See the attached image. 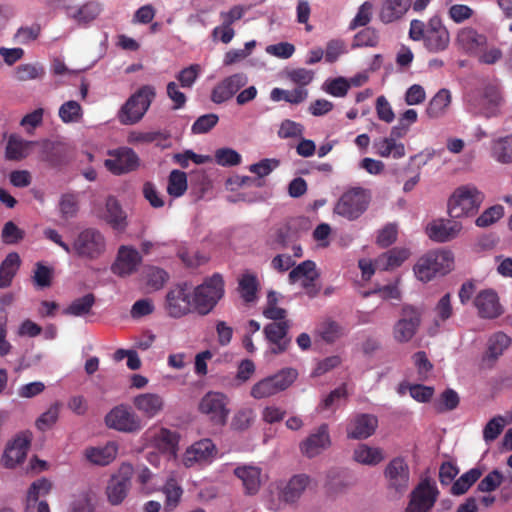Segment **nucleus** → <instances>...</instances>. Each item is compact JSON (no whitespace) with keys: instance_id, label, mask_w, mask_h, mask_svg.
Returning a JSON list of instances; mask_svg holds the SVG:
<instances>
[{"instance_id":"1","label":"nucleus","mask_w":512,"mask_h":512,"mask_svg":"<svg viewBox=\"0 0 512 512\" xmlns=\"http://www.w3.org/2000/svg\"><path fill=\"white\" fill-rule=\"evenodd\" d=\"M483 199V193L474 185H461L452 192L448 199V214L453 219L474 216L478 212Z\"/></svg>"},{"instance_id":"2","label":"nucleus","mask_w":512,"mask_h":512,"mask_svg":"<svg viewBox=\"0 0 512 512\" xmlns=\"http://www.w3.org/2000/svg\"><path fill=\"white\" fill-rule=\"evenodd\" d=\"M454 267V254L449 249L429 251L414 265V274L422 282H428L437 275H446Z\"/></svg>"},{"instance_id":"3","label":"nucleus","mask_w":512,"mask_h":512,"mask_svg":"<svg viewBox=\"0 0 512 512\" xmlns=\"http://www.w3.org/2000/svg\"><path fill=\"white\" fill-rule=\"evenodd\" d=\"M156 97V90L152 85H143L133 93L121 107L118 118L123 125H134L139 122L152 101Z\"/></svg>"},{"instance_id":"4","label":"nucleus","mask_w":512,"mask_h":512,"mask_svg":"<svg viewBox=\"0 0 512 512\" xmlns=\"http://www.w3.org/2000/svg\"><path fill=\"white\" fill-rule=\"evenodd\" d=\"M298 372L294 368H284L274 375L265 377L256 382L250 390L254 399L272 397L288 389L297 379Z\"/></svg>"},{"instance_id":"5","label":"nucleus","mask_w":512,"mask_h":512,"mask_svg":"<svg viewBox=\"0 0 512 512\" xmlns=\"http://www.w3.org/2000/svg\"><path fill=\"white\" fill-rule=\"evenodd\" d=\"M106 240L104 235L95 228H86L75 237L71 253L80 258L95 260L104 254Z\"/></svg>"},{"instance_id":"6","label":"nucleus","mask_w":512,"mask_h":512,"mask_svg":"<svg viewBox=\"0 0 512 512\" xmlns=\"http://www.w3.org/2000/svg\"><path fill=\"white\" fill-rule=\"evenodd\" d=\"M224 293L223 278L219 274H214L204 283L195 288L192 302L195 309L200 314L209 313L216 303L221 299Z\"/></svg>"},{"instance_id":"7","label":"nucleus","mask_w":512,"mask_h":512,"mask_svg":"<svg viewBox=\"0 0 512 512\" xmlns=\"http://www.w3.org/2000/svg\"><path fill=\"white\" fill-rule=\"evenodd\" d=\"M420 325V310L410 305L403 306L400 318L393 325V339L400 344L408 343L416 335Z\"/></svg>"},{"instance_id":"8","label":"nucleus","mask_w":512,"mask_h":512,"mask_svg":"<svg viewBox=\"0 0 512 512\" xmlns=\"http://www.w3.org/2000/svg\"><path fill=\"white\" fill-rule=\"evenodd\" d=\"M368 196L365 190L354 188L345 192L335 206V212L349 220L358 218L367 208Z\"/></svg>"},{"instance_id":"9","label":"nucleus","mask_w":512,"mask_h":512,"mask_svg":"<svg viewBox=\"0 0 512 512\" xmlns=\"http://www.w3.org/2000/svg\"><path fill=\"white\" fill-rule=\"evenodd\" d=\"M217 447L212 440L205 438L190 445L182 456L185 467L204 466L212 463L217 456Z\"/></svg>"},{"instance_id":"10","label":"nucleus","mask_w":512,"mask_h":512,"mask_svg":"<svg viewBox=\"0 0 512 512\" xmlns=\"http://www.w3.org/2000/svg\"><path fill=\"white\" fill-rule=\"evenodd\" d=\"M228 398L220 392L206 393L199 403V410L210 421L218 425H224L229 415Z\"/></svg>"},{"instance_id":"11","label":"nucleus","mask_w":512,"mask_h":512,"mask_svg":"<svg viewBox=\"0 0 512 512\" xmlns=\"http://www.w3.org/2000/svg\"><path fill=\"white\" fill-rule=\"evenodd\" d=\"M439 491L435 483L425 479L412 491L405 512H429L434 506Z\"/></svg>"},{"instance_id":"12","label":"nucleus","mask_w":512,"mask_h":512,"mask_svg":"<svg viewBox=\"0 0 512 512\" xmlns=\"http://www.w3.org/2000/svg\"><path fill=\"white\" fill-rule=\"evenodd\" d=\"M389 490L395 493L404 494L410 483V470L403 457H395L387 464L384 470Z\"/></svg>"},{"instance_id":"13","label":"nucleus","mask_w":512,"mask_h":512,"mask_svg":"<svg viewBox=\"0 0 512 512\" xmlns=\"http://www.w3.org/2000/svg\"><path fill=\"white\" fill-rule=\"evenodd\" d=\"M40 145L43 152V157L50 160L51 153L56 149L55 143L44 140L41 143L25 141L16 134H12L7 142L6 157L9 160H20L27 157L33 146Z\"/></svg>"},{"instance_id":"14","label":"nucleus","mask_w":512,"mask_h":512,"mask_svg":"<svg viewBox=\"0 0 512 512\" xmlns=\"http://www.w3.org/2000/svg\"><path fill=\"white\" fill-rule=\"evenodd\" d=\"M105 423L109 428L121 432H134L141 429V422L126 405L114 407L105 417Z\"/></svg>"},{"instance_id":"15","label":"nucleus","mask_w":512,"mask_h":512,"mask_svg":"<svg viewBox=\"0 0 512 512\" xmlns=\"http://www.w3.org/2000/svg\"><path fill=\"white\" fill-rule=\"evenodd\" d=\"M331 444L329 426L323 423L300 443L299 449L304 456L314 458L327 450Z\"/></svg>"},{"instance_id":"16","label":"nucleus","mask_w":512,"mask_h":512,"mask_svg":"<svg viewBox=\"0 0 512 512\" xmlns=\"http://www.w3.org/2000/svg\"><path fill=\"white\" fill-rule=\"evenodd\" d=\"M319 276L320 274L315 262L306 260L290 271L289 281L290 283L300 282L301 286L306 290L307 295L309 297H315L319 292V288L315 285V281Z\"/></svg>"},{"instance_id":"17","label":"nucleus","mask_w":512,"mask_h":512,"mask_svg":"<svg viewBox=\"0 0 512 512\" xmlns=\"http://www.w3.org/2000/svg\"><path fill=\"white\" fill-rule=\"evenodd\" d=\"M278 321L267 324L263 330L265 338L270 343L267 353L274 355L286 351L290 343V339L287 337L291 327L290 321L286 319Z\"/></svg>"},{"instance_id":"18","label":"nucleus","mask_w":512,"mask_h":512,"mask_svg":"<svg viewBox=\"0 0 512 512\" xmlns=\"http://www.w3.org/2000/svg\"><path fill=\"white\" fill-rule=\"evenodd\" d=\"M131 471L130 465H123L119 473L110 478L106 487V495L110 504L119 505L126 498L131 485Z\"/></svg>"},{"instance_id":"19","label":"nucleus","mask_w":512,"mask_h":512,"mask_svg":"<svg viewBox=\"0 0 512 512\" xmlns=\"http://www.w3.org/2000/svg\"><path fill=\"white\" fill-rule=\"evenodd\" d=\"M30 447V437L27 434H19L6 444L2 455L3 465L13 469L22 464L26 459Z\"/></svg>"},{"instance_id":"20","label":"nucleus","mask_w":512,"mask_h":512,"mask_svg":"<svg viewBox=\"0 0 512 512\" xmlns=\"http://www.w3.org/2000/svg\"><path fill=\"white\" fill-rule=\"evenodd\" d=\"M462 231V224L455 219H436L426 226L428 237L438 243H445L457 238Z\"/></svg>"},{"instance_id":"21","label":"nucleus","mask_w":512,"mask_h":512,"mask_svg":"<svg viewBox=\"0 0 512 512\" xmlns=\"http://www.w3.org/2000/svg\"><path fill=\"white\" fill-rule=\"evenodd\" d=\"M105 167L115 175L131 172L138 167L137 155L128 148H119L109 152Z\"/></svg>"},{"instance_id":"22","label":"nucleus","mask_w":512,"mask_h":512,"mask_svg":"<svg viewBox=\"0 0 512 512\" xmlns=\"http://www.w3.org/2000/svg\"><path fill=\"white\" fill-rule=\"evenodd\" d=\"M450 37L446 27L438 17H433L427 24V31L424 46L430 52H440L445 50L449 45Z\"/></svg>"},{"instance_id":"23","label":"nucleus","mask_w":512,"mask_h":512,"mask_svg":"<svg viewBox=\"0 0 512 512\" xmlns=\"http://www.w3.org/2000/svg\"><path fill=\"white\" fill-rule=\"evenodd\" d=\"M248 82L244 73H236L226 77L214 87L211 94L213 102L220 104L232 98Z\"/></svg>"},{"instance_id":"24","label":"nucleus","mask_w":512,"mask_h":512,"mask_svg":"<svg viewBox=\"0 0 512 512\" xmlns=\"http://www.w3.org/2000/svg\"><path fill=\"white\" fill-rule=\"evenodd\" d=\"M142 261L139 252L130 246H121L117 258L111 269L120 277H126L134 273Z\"/></svg>"},{"instance_id":"25","label":"nucleus","mask_w":512,"mask_h":512,"mask_svg":"<svg viewBox=\"0 0 512 512\" xmlns=\"http://www.w3.org/2000/svg\"><path fill=\"white\" fill-rule=\"evenodd\" d=\"M378 426V419L372 414H357L347 425V437L350 439H367L374 434Z\"/></svg>"},{"instance_id":"26","label":"nucleus","mask_w":512,"mask_h":512,"mask_svg":"<svg viewBox=\"0 0 512 512\" xmlns=\"http://www.w3.org/2000/svg\"><path fill=\"white\" fill-rule=\"evenodd\" d=\"M234 475L242 482L246 494H256L263 482L262 469L253 464L239 465L234 469Z\"/></svg>"},{"instance_id":"27","label":"nucleus","mask_w":512,"mask_h":512,"mask_svg":"<svg viewBox=\"0 0 512 512\" xmlns=\"http://www.w3.org/2000/svg\"><path fill=\"white\" fill-rule=\"evenodd\" d=\"M474 306L482 318H496L502 313L499 298L495 291L486 289L479 292L474 299Z\"/></svg>"},{"instance_id":"28","label":"nucleus","mask_w":512,"mask_h":512,"mask_svg":"<svg viewBox=\"0 0 512 512\" xmlns=\"http://www.w3.org/2000/svg\"><path fill=\"white\" fill-rule=\"evenodd\" d=\"M118 448L115 441H109L103 446L87 447L84 450V457L93 465L106 466L115 460Z\"/></svg>"},{"instance_id":"29","label":"nucleus","mask_w":512,"mask_h":512,"mask_svg":"<svg viewBox=\"0 0 512 512\" xmlns=\"http://www.w3.org/2000/svg\"><path fill=\"white\" fill-rule=\"evenodd\" d=\"M134 407L146 418H154L164 409V399L156 393H142L134 397Z\"/></svg>"},{"instance_id":"30","label":"nucleus","mask_w":512,"mask_h":512,"mask_svg":"<svg viewBox=\"0 0 512 512\" xmlns=\"http://www.w3.org/2000/svg\"><path fill=\"white\" fill-rule=\"evenodd\" d=\"M489 154L499 164H512V133L493 138L489 144Z\"/></svg>"},{"instance_id":"31","label":"nucleus","mask_w":512,"mask_h":512,"mask_svg":"<svg viewBox=\"0 0 512 512\" xmlns=\"http://www.w3.org/2000/svg\"><path fill=\"white\" fill-rule=\"evenodd\" d=\"M166 302L167 311L172 317H181L190 311L191 301L183 287L171 290L167 294Z\"/></svg>"},{"instance_id":"32","label":"nucleus","mask_w":512,"mask_h":512,"mask_svg":"<svg viewBox=\"0 0 512 512\" xmlns=\"http://www.w3.org/2000/svg\"><path fill=\"white\" fill-rule=\"evenodd\" d=\"M153 445L163 453L175 458L177 455L179 435L166 428H160L152 436Z\"/></svg>"},{"instance_id":"33","label":"nucleus","mask_w":512,"mask_h":512,"mask_svg":"<svg viewBox=\"0 0 512 512\" xmlns=\"http://www.w3.org/2000/svg\"><path fill=\"white\" fill-rule=\"evenodd\" d=\"M511 338L504 332H496L487 340V348L483 357L485 362H495L510 347Z\"/></svg>"},{"instance_id":"34","label":"nucleus","mask_w":512,"mask_h":512,"mask_svg":"<svg viewBox=\"0 0 512 512\" xmlns=\"http://www.w3.org/2000/svg\"><path fill=\"white\" fill-rule=\"evenodd\" d=\"M312 484V479L306 474L294 475L282 492L283 500L287 503H295L300 499L304 491Z\"/></svg>"},{"instance_id":"35","label":"nucleus","mask_w":512,"mask_h":512,"mask_svg":"<svg viewBox=\"0 0 512 512\" xmlns=\"http://www.w3.org/2000/svg\"><path fill=\"white\" fill-rule=\"evenodd\" d=\"M410 6L411 0H383L379 18L385 24L392 23L399 20Z\"/></svg>"},{"instance_id":"36","label":"nucleus","mask_w":512,"mask_h":512,"mask_svg":"<svg viewBox=\"0 0 512 512\" xmlns=\"http://www.w3.org/2000/svg\"><path fill=\"white\" fill-rule=\"evenodd\" d=\"M457 43L467 53L477 54L486 44V37L473 28H463L457 35Z\"/></svg>"},{"instance_id":"37","label":"nucleus","mask_w":512,"mask_h":512,"mask_svg":"<svg viewBox=\"0 0 512 512\" xmlns=\"http://www.w3.org/2000/svg\"><path fill=\"white\" fill-rule=\"evenodd\" d=\"M315 334L323 342L332 344L341 339L346 334V330L337 321L326 318L318 323Z\"/></svg>"},{"instance_id":"38","label":"nucleus","mask_w":512,"mask_h":512,"mask_svg":"<svg viewBox=\"0 0 512 512\" xmlns=\"http://www.w3.org/2000/svg\"><path fill=\"white\" fill-rule=\"evenodd\" d=\"M410 255L407 248H393L376 259V267L382 271L394 269L405 262Z\"/></svg>"},{"instance_id":"39","label":"nucleus","mask_w":512,"mask_h":512,"mask_svg":"<svg viewBox=\"0 0 512 512\" xmlns=\"http://www.w3.org/2000/svg\"><path fill=\"white\" fill-rule=\"evenodd\" d=\"M384 452L379 447L359 444L353 451V459L362 465L376 466L384 460Z\"/></svg>"},{"instance_id":"40","label":"nucleus","mask_w":512,"mask_h":512,"mask_svg":"<svg viewBox=\"0 0 512 512\" xmlns=\"http://www.w3.org/2000/svg\"><path fill=\"white\" fill-rule=\"evenodd\" d=\"M103 218L117 230H123L127 225L126 214L114 197L107 198Z\"/></svg>"},{"instance_id":"41","label":"nucleus","mask_w":512,"mask_h":512,"mask_svg":"<svg viewBox=\"0 0 512 512\" xmlns=\"http://www.w3.org/2000/svg\"><path fill=\"white\" fill-rule=\"evenodd\" d=\"M374 148L376 153L382 157L392 156L394 158H401L405 155L404 145L393 135L375 140Z\"/></svg>"},{"instance_id":"42","label":"nucleus","mask_w":512,"mask_h":512,"mask_svg":"<svg viewBox=\"0 0 512 512\" xmlns=\"http://www.w3.org/2000/svg\"><path fill=\"white\" fill-rule=\"evenodd\" d=\"M100 11L99 4L95 2L86 3L79 8L68 7L66 10L67 15L79 24H86L94 20Z\"/></svg>"},{"instance_id":"43","label":"nucleus","mask_w":512,"mask_h":512,"mask_svg":"<svg viewBox=\"0 0 512 512\" xmlns=\"http://www.w3.org/2000/svg\"><path fill=\"white\" fill-rule=\"evenodd\" d=\"M20 257L17 253H9L0 266V288L10 286L19 266Z\"/></svg>"},{"instance_id":"44","label":"nucleus","mask_w":512,"mask_h":512,"mask_svg":"<svg viewBox=\"0 0 512 512\" xmlns=\"http://www.w3.org/2000/svg\"><path fill=\"white\" fill-rule=\"evenodd\" d=\"M501 102V96L498 89L494 86L485 88L483 95L480 98L479 113L486 117H491L496 113V109Z\"/></svg>"},{"instance_id":"45","label":"nucleus","mask_w":512,"mask_h":512,"mask_svg":"<svg viewBox=\"0 0 512 512\" xmlns=\"http://www.w3.org/2000/svg\"><path fill=\"white\" fill-rule=\"evenodd\" d=\"M451 102V94L447 89H440L429 101L426 113L430 118H438L444 114Z\"/></svg>"},{"instance_id":"46","label":"nucleus","mask_w":512,"mask_h":512,"mask_svg":"<svg viewBox=\"0 0 512 512\" xmlns=\"http://www.w3.org/2000/svg\"><path fill=\"white\" fill-rule=\"evenodd\" d=\"M258 280L255 274L246 272L239 279V292L245 302L256 300L258 291Z\"/></svg>"},{"instance_id":"47","label":"nucleus","mask_w":512,"mask_h":512,"mask_svg":"<svg viewBox=\"0 0 512 512\" xmlns=\"http://www.w3.org/2000/svg\"><path fill=\"white\" fill-rule=\"evenodd\" d=\"M187 190V175L180 170L171 171L168 178L167 192L172 197H180Z\"/></svg>"},{"instance_id":"48","label":"nucleus","mask_w":512,"mask_h":512,"mask_svg":"<svg viewBox=\"0 0 512 512\" xmlns=\"http://www.w3.org/2000/svg\"><path fill=\"white\" fill-rule=\"evenodd\" d=\"M481 471L479 469H471L458 478L451 487L453 495H462L480 478Z\"/></svg>"},{"instance_id":"49","label":"nucleus","mask_w":512,"mask_h":512,"mask_svg":"<svg viewBox=\"0 0 512 512\" xmlns=\"http://www.w3.org/2000/svg\"><path fill=\"white\" fill-rule=\"evenodd\" d=\"M95 302L93 294H86L83 297L75 299L65 310L64 313L72 316H84L88 314Z\"/></svg>"},{"instance_id":"50","label":"nucleus","mask_w":512,"mask_h":512,"mask_svg":"<svg viewBox=\"0 0 512 512\" xmlns=\"http://www.w3.org/2000/svg\"><path fill=\"white\" fill-rule=\"evenodd\" d=\"M144 277L146 285L153 291L161 289L168 280V274L158 267H147Z\"/></svg>"},{"instance_id":"51","label":"nucleus","mask_w":512,"mask_h":512,"mask_svg":"<svg viewBox=\"0 0 512 512\" xmlns=\"http://www.w3.org/2000/svg\"><path fill=\"white\" fill-rule=\"evenodd\" d=\"M163 493L165 495V507L167 510L174 509L182 496L183 490L181 486L173 479L166 482L163 487Z\"/></svg>"},{"instance_id":"52","label":"nucleus","mask_w":512,"mask_h":512,"mask_svg":"<svg viewBox=\"0 0 512 512\" xmlns=\"http://www.w3.org/2000/svg\"><path fill=\"white\" fill-rule=\"evenodd\" d=\"M44 68L40 64H21L15 69V77L19 81L34 80L43 77Z\"/></svg>"},{"instance_id":"53","label":"nucleus","mask_w":512,"mask_h":512,"mask_svg":"<svg viewBox=\"0 0 512 512\" xmlns=\"http://www.w3.org/2000/svg\"><path fill=\"white\" fill-rule=\"evenodd\" d=\"M278 297L274 291H270L267 295V304L263 309V315L267 319L274 321L283 320L286 318L287 311L277 306Z\"/></svg>"},{"instance_id":"54","label":"nucleus","mask_w":512,"mask_h":512,"mask_svg":"<svg viewBox=\"0 0 512 512\" xmlns=\"http://www.w3.org/2000/svg\"><path fill=\"white\" fill-rule=\"evenodd\" d=\"M59 117L64 123L78 122L82 117V108L76 101H67L60 106Z\"/></svg>"},{"instance_id":"55","label":"nucleus","mask_w":512,"mask_h":512,"mask_svg":"<svg viewBox=\"0 0 512 512\" xmlns=\"http://www.w3.org/2000/svg\"><path fill=\"white\" fill-rule=\"evenodd\" d=\"M95 507L89 492L77 494L70 502L67 512H94Z\"/></svg>"},{"instance_id":"56","label":"nucleus","mask_w":512,"mask_h":512,"mask_svg":"<svg viewBox=\"0 0 512 512\" xmlns=\"http://www.w3.org/2000/svg\"><path fill=\"white\" fill-rule=\"evenodd\" d=\"M378 41L377 31L374 28L367 27L355 35L353 47H375Z\"/></svg>"},{"instance_id":"57","label":"nucleus","mask_w":512,"mask_h":512,"mask_svg":"<svg viewBox=\"0 0 512 512\" xmlns=\"http://www.w3.org/2000/svg\"><path fill=\"white\" fill-rule=\"evenodd\" d=\"M314 72L306 68H295L287 71V78L296 85V87L308 86L314 79Z\"/></svg>"},{"instance_id":"58","label":"nucleus","mask_w":512,"mask_h":512,"mask_svg":"<svg viewBox=\"0 0 512 512\" xmlns=\"http://www.w3.org/2000/svg\"><path fill=\"white\" fill-rule=\"evenodd\" d=\"M52 488V484L49 480L42 478L33 482L27 493V501L30 507L31 502H37L40 496L47 495Z\"/></svg>"},{"instance_id":"59","label":"nucleus","mask_w":512,"mask_h":512,"mask_svg":"<svg viewBox=\"0 0 512 512\" xmlns=\"http://www.w3.org/2000/svg\"><path fill=\"white\" fill-rule=\"evenodd\" d=\"M504 215V208L501 205H494L486 209L477 219L478 227H488L498 221Z\"/></svg>"},{"instance_id":"60","label":"nucleus","mask_w":512,"mask_h":512,"mask_svg":"<svg viewBox=\"0 0 512 512\" xmlns=\"http://www.w3.org/2000/svg\"><path fill=\"white\" fill-rule=\"evenodd\" d=\"M505 420L502 416L492 418L483 429V438L486 443L494 441L503 431Z\"/></svg>"},{"instance_id":"61","label":"nucleus","mask_w":512,"mask_h":512,"mask_svg":"<svg viewBox=\"0 0 512 512\" xmlns=\"http://www.w3.org/2000/svg\"><path fill=\"white\" fill-rule=\"evenodd\" d=\"M346 397V389L344 387H339L330 392L319 404L318 411L323 412L325 410H335L339 407V402L341 399Z\"/></svg>"},{"instance_id":"62","label":"nucleus","mask_w":512,"mask_h":512,"mask_svg":"<svg viewBox=\"0 0 512 512\" xmlns=\"http://www.w3.org/2000/svg\"><path fill=\"white\" fill-rule=\"evenodd\" d=\"M200 66L198 64H192L182 69L176 76L182 88H191L196 82L199 73Z\"/></svg>"},{"instance_id":"63","label":"nucleus","mask_w":512,"mask_h":512,"mask_svg":"<svg viewBox=\"0 0 512 512\" xmlns=\"http://www.w3.org/2000/svg\"><path fill=\"white\" fill-rule=\"evenodd\" d=\"M349 83L343 77H337L332 80H327L324 83V90L335 97H344L349 90Z\"/></svg>"},{"instance_id":"64","label":"nucleus","mask_w":512,"mask_h":512,"mask_svg":"<svg viewBox=\"0 0 512 512\" xmlns=\"http://www.w3.org/2000/svg\"><path fill=\"white\" fill-rule=\"evenodd\" d=\"M414 366L417 369L419 378L425 380L428 378L430 372L433 369L432 363L429 361L427 355L423 351L416 352L412 356Z\"/></svg>"}]
</instances>
